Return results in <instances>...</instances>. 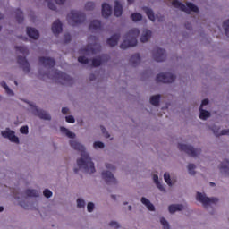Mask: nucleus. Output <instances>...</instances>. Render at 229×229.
Returning <instances> with one entry per match:
<instances>
[{
    "mask_svg": "<svg viewBox=\"0 0 229 229\" xmlns=\"http://www.w3.org/2000/svg\"><path fill=\"white\" fill-rule=\"evenodd\" d=\"M70 146L75 151H80L81 158L77 159V165L79 169H84L85 173L92 174L96 173V167H94V162L85 151V146L81 145L76 140H70Z\"/></svg>",
    "mask_w": 229,
    "mask_h": 229,
    "instance_id": "nucleus-1",
    "label": "nucleus"
},
{
    "mask_svg": "<svg viewBox=\"0 0 229 229\" xmlns=\"http://www.w3.org/2000/svg\"><path fill=\"white\" fill-rule=\"evenodd\" d=\"M39 76H43V77L46 76L50 80H58L61 85H66L68 87H71V85L74 83L73 78H72L65 72H63L62 71H58V70H53L52 75L49 72L42 73V72H39Z\"/></svg>",
    "mask_w": 229,
    "mask_h": 229,
    "instance_id": "nucleus-2",
    "label": "nucleus"
},
{
    "mask_svg": "<svg viewBox=\"0 0 229 229\" xmlns=\"http://www.w3.org/2000/svg\"><path fill=\"white\" fill-rule=\"evenodd\" d=\"M140 35V30L134 28L131 29L124 36L125 40L121 43V49H128V47H135L137 46V38Z\"/></svg>",
    "mask_w": 229,
    "mask_h": 229,
    "instance_id": "nucleus-3",
    "label": "nucleus"
},
{
    "mask_svg": "<svg viewBox=\"0 0 229 229\" xmlns=\"http://www.w3.org/2000/svg\"><path fill=\"white\" fill-rule=\"evenodd\" d=\"M68 24L70 26H78V24H83L85 22V13L80 11H71L67 15Z\"/></svg>",
    "mask_w": 229,
    "mask_h": 229,
    "instance_id": "nucleus-4",
    "label": "nucleus"
},
{
    "mask_svg": "<svg viewBox=\"0 0 229 229\" xmlns=\"http://www.w3.org/2000/svg\"><path fill=\"white\" fill-rule=\"evenodd\" d=\"M89 40H93L94 43L81 48L79 53L81 55H82V53H88L90 55H97V53H99L101 51V46L98 43V38L96 36H90Z\"/></svg>",
    "mask_w": 229,
    "mask_h": 229,
    "instance_id": "nucleus-5",
    "label": "nucleus"
},
{
    "mask_svg": "<svg viewBox=\"0 0 229 229\" xmlns=\"http://www.w3.org/2000/svg\"><path fill=\"white\" fill-rule=\"evenodd\" d=\"M173 6L174 8H179L182 12H185L186 13H189V12H194L195 13H198L199 12V9L198 6L194 5V4L188 2L186 3V5L184 4H182V2L178 0H174L172 2Z\"/></svg>",
    "mask_w": 229,
    "mask_h": 229,
    "instance_id": "nucleus-6",
    "label": "nucleus"
},
{
    "mask_svg": "<svg viewBox=\"0 0 229 229\" xmlns=\"http://www.w3.org/2000/svg\"><path fill=\"white\" fill-rule=\"evenodd\" d=\"M178 149L179 151H184V153L189 155V157H193V158L201 153V149L194 148V147L185 144H178Z\"/></svg>",
    "mask_w": 229,
    "mask_h": 229,
    "instance_id": "nucleus-7",
    "label": "nucleus"
},
{
    "mask_svg": "<svg viewBox=\"0 0 229 229\" xmlns=\"http://www.w3.org/2000/svg\"><path fill=\"white\" fill-rule=\"evenodd\" d=\"M176 80V75L171 72L159 73L156 77V81L159 83H173Z\"/></svg>",
    "mask_w": 229,
    "mask_h": 229,
    "instance_id": "nucleus-8",
    "label": "nucleus"
},
{
    "mask_svg": "<svg viewBox=\"0 0 229 229\" xmlns=\"http://www.w3.org/2000/svg\"><path fill=\"white\" fill-rule=\"evenodd\" d=\"M196 199L197 201L202 203L204 207H208V205H211V203L216 204L217 201H219L217 198H208L203 195L201 192H197Z\"/></svg>",
    "mask_w": 229,
    "mask_h": 229,
    "instance_id": "nucleus-9",
    "label": "nucleus"
},
{
    "mask_svg": "<svg viewBox=\"0 0 229 229\" xmlns=\"http://www.w3.org/2000/svg\"><path fill=\"white\" fill-rule=\"evenodd\" d=\"M152 56L156 62H165V58H167L165 50L158 47H154L152 51Z\"/></svg>",
    "mask_w": 229,
    "mask_h": 229,
    "instance_id": "nucleus-10",
    "label": "nucleus"
},
{
    "mask_svg": "<svg viewBox=\"0 0 229 229\" xmlns=\"http://www.w3.org/2000/svg\"><path fill=\"white\" fill-rule=\"evenodd\" d=\"M32 114L39 117V119H44V121H51V115L47 112L38 109L35 106H32Z\"/></svg>",
    "mask_w": 229,
    "mask_h": 229,
    "instance_id": "nucleus-11",
    "label": "nucleus"
},
{
    "mask_svg": "<svg viewBox=\"0 0 229 229\" xmlns=\"http://www.w3.org/2000/svg\"><path fill=\"white\" fill-rule=\"evenodd\" d=\"M102 178L105 180L107 185H110V183H117V179H115L114 174H112L110 171L102 172Z\"/></svg>",
    "mask_w": 229,
    "mask_h": 229,
    "instance_id": "nucleus-12",
    "label": "nucleus"
},
{
    "mask_svg": "<svg viewBox=\"0 0 229 229\" xmlns=\"http://www.w3.org/2000/svg\"><path fill=\"white\" fill-rule=\"evenodd\" d=\"M39 62L44 67H48L49 69H53L55 65H56V62L51 57H39Z\"/></svg>",
    "mask_w": 229,
    "mask_h": 229,
    "instance_id": "nucleus-13",
    "label": "nucleus"
},
{
    "mask_svg": "<svg viewBox=\"0 0 229 229\" xmlns=\"http://www.w3.org/2000/svg\"><path fill=\"white\" fill-rule=\"evenodd\" d=\"M2 136L4 139H9L11 142L19 144V137L15 136V132L13 131H2Z\"/></svg>",
    "mask_w": 229,
    "mask_h": 229,
    "instance_id": "nucleus-14",
    "label": "nucleus"
},
{
    "mask_svg": "<svg viewBox=\"0 0 229 229\" xmlns=\"http://www.w3.org/2000/svg\"><path fill=\"white\" fill-rule=\"evenodd\" d=\"M17 62L18 64H20V65H21L24 72H30V63L28 62V59H26L25 56L19 55L17 58Z\"/></svg>",
    "mask_w": 229,
    "mask_h": 229,
    "instance_id": "nucleus-15",
    "label": "nucleus"
},
{
    "mask_svg": "<svg viewBox=\"0 0 229 229\" xmlns=\"http://www.w3.org/2000/svg\"><path fill=\"white\" fill-rule=\"evenodd\" d=\"M52 31L54 35H60V33H62L63 28H62V21H60V20H56L55 21L53 22Z\"/></svg>",
    "mask_w": 229,
    "mask_h": 229,
    "instance_id": "nucleus-16",
    "label": "nucleus"
},
{
    "mask_svg": "<svg viewBox=\"0 0 229 229\" xmlns=\"http://www.w3.org/2000/svg\"><path fill=\"white\" fill-rule=\"evenodd\" d=\"M112 15V6L110 4L104 3L102 4V17L108 19Z\"/></svg>",
    "mask_w": 229,
    "mask_h": 229,
    "instance_id": "nucleus-17",
    "label": "nucleus"
},
{
    "mask_svg": "<svg viewBox=\"0 0 229 229\" xmlns=\"http://www.w3.org/2000/svg\"><path fill=\"white\" fill-rule=\"evenodd\" d=\"M27 35L30 37V38H33L34 40H38V38L40 37L38 30L31 27H27Z\"/></svg>",
    "mask_w": 229,
    "mask_h": 229,
    "instance_id": "nucleus-18",
    "label": "nucleus"
},
{
    "mask_svg": "<svg viewBox=\"0 0 229 229\" xmlns=\"http://www.w3.org/2000/svg\"><path fill=\"white\" fill-rule=\"evenodd\" d=\"M119 38H121V34H114L113 36H111V38L107 39L108 46H110L111 47L117 46V44L119 43Z\"/></svg>",
    "mask_w": 229,
    "mask_h": 229,
    "instance_id": "nucleus-19",
    "label": "nucleus"
},
{
    "mask_svg": "<svg viewBox=\"0 0 229 229\" xmlns=\"http://www.w3.org/2000/svg\"><path fill=\"white\" fill-rule=\"evenodd\" d=\"M114 14L115 17H121L123 15V5L119 1L114 2Z\"/></svg>",
    "mask_w": 229,
    "mask_h": 229,
    "instance_id": "nucleus-20",
    "label": "nucleus"
},
{
    "mask_svg": "<svg viewBox=\"0 0 229 229\" xmlns=\"http://www.w3.org/2000/svg\"><path fill=\"white\" fill-rule=\"evenodd\" d=\"M170 214H174V212L183 210V205L182 204H172L168 207Z\"/></svg>",
    "mask_w": 229,
    "mask_h": 229,
    "instance_id": "nucleus-21",
    "label": "nucleus"
},
{
    "mask_svg": "<svg viewBox=\"0 0 229 229\" xmlns=\"http://www.w3.org/2000/svg\"><path fill=\"white\" fill-rule=\"evenodd\" d=\"M220 171L225 174H229V161L225 159L220 165Z\"/></svg>",
    "mask_w": 229,
    "mask_h": 229,
    "instance_id": "nucleus-22",
    "label": "nucleus"
},
{
    "mask_svg": "<svg viewBox=\"0 0 229 229\" xmlns=\"http://www.w3.org/2000/svg\"><path fill=\"white\" fill-rule=\"evenodd\" d=\"M130 62L131 63V65L133 67H137L139 64H140V55L139 54H134L131 55Z\"/></svg>",
    "mask_w": 229,
    "mask_h": 229,
    "instance_id": "nucleus-23",
    "label": "nucleus"
},
{
    "mask_svg": "<svg viewBox=\"0 0 229 229\" xmlns=\"http://www.w3.org/2000/svg\"><path fill=\"white\" fill-rule=\"evenodd\" d=\"M141 203L143 205H146L147 208L150 210V212H154L155 206L149 201V199H146V197L141 198Z\"/></svg>",
    "mask_w": 229,
    "mask_h": 229,
    "instance_id": "nucleus-24",
    "label": "nucleus"
},
{
    "mask_svg": "<svg viewBox=\"0 0 229 229\" xmlns=\"http://www.w3.org/2000/svg\"><path fill=\"white\" fill-rule=\"evenodd\" d=\"M152 32L149 30H146L143 31L141 37H140V42H148L149 38H151Z\"/></svg>",
    "mask_w": 229,
    "mask_h": 229,
    "instance_id": "nucleus-25",
    "label": "nucleus"
},
{
    "mask_svg": "<svg viewBox=\"0 0 229 229\" xmlns=\"http://www.w3.org/2000/svg\"><path fill=\"white\" fill-rule=\"evenodd\" d=\"M15 14L18 24H22L24 22V13L22 11L21 9H16Z\"/></svg>",
    "mask_w": 229,
    "mask_h": 229,
    "instance_id": "nucleus-26",
    "label": "nucleus"
},
{
    "mask_svg": "<svg viewBox=\"0 0 229 229\" xmlns=\"http://www.w3.org/2000/svg\"><path fill=\"white\" fill-rule=\"evenodd\" d=\"M47 3H48V8L49 10H53L54 12H56V5L55 4L51 3V0H46ZM66 0H55L56 4H64Z\"/></svg>",
    "mask_w": 229,
    "mask_h": 229,
    "instance_id": "nucleus-27",
    "label": "nucleus"
},
{
    "mask_svg": "<svg viewBox=\"0 0 229 229\" xmlns=\"http://www.w3.org/2000/svg\"><path fill=\"white\" fill-rule=\"evenodd\" d=\"M89 30H94L95 31L101 30V21L98 20L91 21L89 24Z\"/></svg>",
    "mask_w": 229,
    "mask_h": 229,
    "instance_id": "nucleus-28",
    "label": "nucleus"
},
{
    "mask_svg": "<svg viewBox=\"0 0 229 229\" xmlns=\"http://www.w3.org/2000/svg\"><path fill=\"white\" fill-rule=\"evenodd\" d=\"M144 12L146 13V15L148 16V18L152 21V22H155V13L153 12V10H151L148 7H143Z\"/></svg>",
    "mask_w": 229,
    "mask_h": 229,
    "instance_id": "nucleus-29",
    "label": "nucleus"
},
{
    "mask_svg": "<svg viewBox=\"0 0 229 229\" xmlns=\"http://www.w3.org/2000/svg\"><path fill=\"white\" fill-rule=\"evenodd\" d=\"M199 119H202V121H207V119H208V117H210V113L205 109H203V107H199Z\"/></svg>",
    "mask_w": 229,
    "mask_h": 229,
    "instance_id": "nucleus-30",
    "label": "nucleus"
},
{
    "mask_svg": "<svg viewBox=\"0 0 229 229\" xmlns=\"http://www.w3.org/2000/svg\"><path fill=\"white\" fill-rule=\"evenodd\" d=\"M60 131L61 133H64V135H66V137H68L69 139H74V137H76V134H74V132H71V131H69V129L65 127H61Z\"/></svg>",
    "mask_w": 229,
    "mask_h": 229,
    "instance_id": "nucleus-31",
    "label": "nucleus"
},
{
    "mask_svg": "<svg viewBox=\"0 0 229 229\" xmlns=\"http://www.w3.org/2000/svg\"><path fill=\"white\" fill-rule=\"evenodd\" d=\"M150 104L154 106H158L160 105V95L152 96L150 98Z\"/></svg>",
    "mask_w": 229,
    "mask_h": 229,
    "instance_id": "nucleus-32",
    "label": "nucleus"
},
{
    "mask_svg": "<svg viewBox=\"0 0 229 229\" xmlns=\"http://www.w3.org/2000/svg\"><path fill=\"white\" fill-rule=\"evenodd\" d=\"M25 194L29 198H37L38 196V191H37V190L28 189V190L25 191Z\"/></svg>",
    "mask_w": 229,
    "mask_h": 229,
    "instance_id": "nucleus-33",
    "label": "nucleus"
},
{
    "mask_svg": "<svg viewBox=\"0 0 229 229\" xmlns=\"http://www.w3.org/2000/svg\"><path fill=\"white\" fill-rule=\"evenodd\" d=\"M153 181L156 183L157 189H159V191H165V189L164 188V186L162 185V183H160V181H158V175L154 174L153 175Z\"/></svg>",
    "mask_w": 229,
    "mask_h": 229,
    "instance_id": "nucleus-34",
    "label": "nucleus"
},
{
    "mask_svg": "<svg viewBox=\"0 0 229 229\" xmlns=\"http://www.w3.org/2000/svg\"><path fill=\"white\" fill-rule=\"evenodd\" d=\"M0 85L1 87H3V89H4L8 96H13V92L12 89H10V88L8 87V84H6V81H3L2 82H0Z\"/></svg>",
    "mask_w": 229,
    "mask_h": 229,
    "instance_id": "nucleus-35",
    "label": "nucleus"
},
{
    "mask_svg": "<svg viewBox=\"0 0 229 229\" xmlns=\"http://www.w3.org/2000/svg\"><path fill=\"white\" fill-rule=\"evenodd\" d=\"M131 19H132L133 22H139V21H142V14L134 13L131 15Z\"/></svg>",
    "mask_w": 229,
    "mask_h": 229,
    "instance_id": "nucleus-36",
    "label": "nucleus"
},
{
    "mask_svg": "<svg viewBox=\"0 0 229 229\" xmlns=\"http://www.w3.org/2000/svg\"><path fill=\"white\" fill-rule=\"evenodd\" d=\"M212 131L216 137H219V135H229V129H224L221 131V133H219L216 129L212 128Z\"/></svg>",
    "mask_w": 229,
    "mask_h": 229,
    "instance_id": "nucleus-37",
    "label": "nucleus"
},
{
    "mask_svg": "<svg viewBox=\"0 0 229 229\" xmlns=\"http://www.w3.org/2000/svg\"><path fill=\"white\" fill-rule=\"evenodd\" d=\"M15 49L19 51V53H22V55H28V47L24 46H16Z\"/></svg>",
    "mask_w": 229,
    "mask_h": 229,
    "instance_id": "nucleus-38",
    "label": "nucleus"
},
{
    "mask_svg": "<svg viewBox=\"0 0 229 229\" xmlns=\"http://www.w3.org/2000/svg\"><path fill=\"white\" fill-rule=\"evenodd\" d=\"M194 169H196V165H194V164L188 165V173L191 176H194V174H196V171H194Z\"/></svg>",
    "mask_w": 229,
    "mask_h": 229,
    "instance_id": "nucleus-39",
    "label": "nucleus"
},
{
    "mask_svg": "<svg viewBox=\"0 0 229 229\" xmlns=\"http://www.w3.org/2000/svg\"><path fill=\"white\" fill-rule=\"evenodd\" d=\"M103 62L101 61V57H97L92 59V66L93 67H99Z\"/></svg>",
    "mask_w": 229,
    "mask_h": 229,
    "instance_id": "nucleus-40",
    "label": "nucleus"
},
{
    "mask_svg": "<svg viewBox=\"0 0 229 229\" xmlns=\"http://www.w3.org/2000/svg\"><path fill=\"white\" fill-rule=\"evenodd\" d=\"M223 28L225 30L226 37H229V20L223 22Z\"/></svg>",
    "mask_w": 229,
    "mask_h": 229,
    "instance_id": "nucleus-41",
    "label": "nucleus"
},
{
    "mask_svg": "<svg viewBox=\"0 0 229 229\" xmlns=\"http://www.w3.org/2000/svg\"><path fill=\"white\" fill-rule=\"evenodd\" d=\"M93 147L95 149H98V148H99V149H103V148H105V143L101 141H95Z\"/></svg>",
    "mask_w": 229,
    "mask_h": 229,
    "instance_id": "nucleus-42",
    "label": "nucleus"
},
{
    "mask_svg": "<svg viewBox=\"0 0 229 229\" xmlns=\"http://www.w3.org/2000/svg\"><path fill=\"white\" fill-rule=\"evenodd\" d=\"M95 7H96V4H94V2H88L85 4V9L88 10V11L94 10Z\"/></svg>",
    "mask_w": 229,
    "mask_h": 229,
    "instance_id": "nucleus-43",
    "label": "nucleus"
},
{
    "mask_svg": "<svg viewBox=\"0 0 229 229\" xmlns=\"http://www.w3.org/2000/svg\"><path fill=\"white\" fill-rule=\"evenodd\" d=\"M160 223L163 225L164 229H169V222H167V220H165L164 217L160 218Z\"/></svg>",
    "mask_w": 229,
    "mask_h": 229,
    "instance_id": "nucleus-44",
    "label": "nucleus"
},
{
    "mask_svg": "<svg viewBox=\"0 0 229 229\" xmlns=\"http://www.w3.org/2000/svg\"><path fill=\"white\" fill-rule=\"evenodd\" d=\"M78 62H80V64H84L85 65H87V64H89V58L81 55L78 57Z\"/></svg>",
    "mask_w": 229,
    "mask_h": 229,
    "instance_id": "nucleus-45",
    "label": "nucleus"
},
{
    "mask_svg": "<svg viewBox=\"0 0 229 229\" xmlns=\"http://www.w3.org/2000/svg\"><path fill=\"white\" fill-rule=\"evenodd\" d=\"M164 180L165 183H167V185H171V175L169 174V173H165Z\"/></svg>",
    "mask_w": 229,
    "mask_h": 229,
    "instance_id": "nucleus-46",
    "label": "nucleus"
},
{
    "mask_svg": "<svg viewBox=\"0 0 229 229\" xmlns=\"http://www.w3.org/2000/svg\"><path fill=\"white\" fill-rule=\"evenodd\" d=\"M43 195L45 196V198H51V196H53V192L49 189H45L43 191Z\"/></svg>",
    "mask_w": 229,
    "mask_h": 229,
    "instance_id": "nucleus-47",
    "label": "nucleus"
},
{
    "mask_svg": "<svg viewBox=\"0 0 229 229\" xmlns=\"http://www.w3.org/2000/svg\"><path fill=\"white\" fill-rule=\"evenodd\" d=\"M72 38H71V34L66 33L64 35V44H69V42H71Z\"/></svg>",
    "mask_w": 229,
    "mask_h": 229,
    "instance_id": "nucleus-48",
    "label": "nucleus"
},
{
    "mask_svg": "<svg viewBox=\"0 0 229 229\" xmlns=\"http://www.w3.org/2000/svg\"><path fill=\"white\" fill-rule=\"evenodd\" d=\"M77 207H78V208H83V207H85V200H83L81 199H77Z\"/></svg>",
    "mask_w": 229,
    "mask_h": 229,
    "instance_id": "nucleus-49",
    "label": "nucleus"
},
{
    "mask_svg": "<svg viewBox=\"0 0 229 229\" xmlns=\"http://www.w3.org/2000/svg\"><path fill=\"white\" fill-rule=\"evenodd\" d=\"M103 135H105L106 139H110V134H108V131H106V129L105 126H100Z\"/></svg>",
    "mask_w": 229,
    "mask_h": 229,
    "instance_id": "nucleus-50",
    "label": "nucleus"
},
{
    "mask_svg": "<svg viewBox=\"0 0 229 229\" xmlns=\"http://www.w3.org/2000/svg\"><path fill=\"white\" fill-rule=\"evenodd\" d=\"M20 131H21L23 135H28V132H29L28 125H25V126H22L21 128H20Z\"/></svg>",
    "mask_w": 229,
    "mask_h": 229,
    "instance_id": "nucleus-51",
    "label": "nucleus"
},
{
    "mask_svg": "<svg viewBox=\"0 0 229 229\" xmlns=\"http://www.w3.org/2000/svg\"><path fill=\"white\" fill-rule=\"evenodd\" d=\"M66 119V123H70V124H74L75 120L74 117L72 115H68L65 117Z\"/></svg>",
    "mask_w": 229,
    "mask_h": 229,
    "instance_id": "nucleus-52",
    "label": "nucleus"
},
{
    "mask_svg": "<svg viewBox=\"0 0 229 229\" xmlns=\"http://www.w3.org/2000/svg\"><path fill=\"white\" fill-rule=\"evenodd\" d=\"M109 226H111V228H119V223L115 222V221H112L109 223Z\"/></svg>",
    "mask_w": 229,
    "mask_h": 229,
    "instance_id": "nucleus-53",
    "label": "nucleus"
},
{
    "mask_svg": "<svg viewBox=\"0 0 229 229\" xmlns=\"http://www.w3.org/2000/svg\"><path fill=\"white\" fill-rule=\"evenodd\" d=\"M87 208H88V212H92V210H94V203L92 202L88 203Z\"/></svg>",
    "mask_w": 229,
    "mask_h": 229,
    "instance_id": "nucleus-54",
    "label": "nucleus"
},
{
    "mask_svg": "<svg viewBox=\"0 0 229 229\" xmlns=\"http://www.w3.org/2000/svg\"><path fill=\"white\" fill-rule=\"evenodd\" d=\"M106 169H110L111 171H114V169H115V166H114V165H112L110 163L106 164Z\"/></svg>",
    "mask_w": 229,
    "mask_h": 229,
    "instance_id": "nucleus-55",
    "label": "nucleus"
},
{
    "mask_svg": "<svg viewBox=\"0 0 229 229\" xmlns=\"http://www.w3.org/2000/svg\"><path fill=\"white\" fill-rule=\"evenodd\" d=\"M208 103H209V100H208V98H205V99H203L202 100V102H201V108H203V106H207V105H208Z\"/></svg>",
    "mask_w": 229,
    "mask_h": 229,
    "instance_id": "nucleus-56",
    "label": "nucleus"
},
{
    "mask_svg": "<svg viewBox=\"0 0 229 229\" xmlns=\"http://www.w3.org/2000/svg\"><path fill=\"white\" fill-rule=\"evenodd\" d=\"M69 112V108L67 107H63L62 108V114H64L65 115V114H67Z\"/></svg>",
    "mask_w": 229,
    "mask_h": 229,
    "instance_id": "nucleus-57",
    "label": "nucleus"
},
{
    "mask_svg": "<svg viewBox=\"0 0 229 229\" xmlns=\"http://www.w3.org/2000/svg\"><path fill=\"white\" fill-rule=\"evenodd\" d=\"M89 80H90V81H94V80H96V75L94 73H91L89 75Z\"/></svg>",
    "mask_w": 229,
    "mask_h": 229,
    "instance_id": "nucleus-58",
    "label": "nucleus"
},
{
    "mask_svg": "<svg viewBox=\"0 0 229 229\" xmlns=\"http://www.w3.org/2000/svg\"><path fill=\"white\" fill-rule=\"evenodd\" d=\"M185 28L186 30H192V25H191V23H186Z\"/></svg>",
    "mask_w": 229,
    "mask_h": 229,
    "instance_id": "nucleus-59",
    "label": "nucleus"
},
{
    "mask_svg": "<svg viewBox=\"0 0 229 229\" xmlns=\"http://www.w3.org/2000/svg\"><path fill=\"white\" fill-rule=\"evenodd\" d=\"M129 4H131L133 3V0H127Z\"/></svg>",
    "mask_w": 229,
    "mask_h": 229,
    "instance_id": "nucleus-60",
    "label": "nucleus"
},
{
    "mask_svg": "<svg viewBox=\"0 0 229 229\" xmlns=\"http://www.w3.org/2000/svg\"><path fill=\"white\" fill-rule=\"evenodd\" d=\"M3 210H4V208H3V206H0V212H3Z\"/></svg>",
    "mask_w": 229,
    "mask_h": 229,
    "instance_id": "nucleus-61",
    "label": "nucleus"
},
{
    "mask_svg": "<svg viewBox=\"0 0 229 229\" xmlns=\"http://www.w3.org/2000/svg\"><path fill=\"white\" fill-rule=\"evenodd\" d=\"M78 171H80V169L74 168V173H78Z\"/></svg>",
    "mask_w": 229,
    "mask_h": 229,
    "instance_id": "nucleus-62",
    "label": "nucleus"
},
{
    "mask_svg": "<svg viewBox=\"0 0 229 229\" xmlns=\"http://www.w3.org/2000/svg\"><path fill=\"white\" fill-rule=\"evenodd\" d=\"M111 198H112L113 199H115V195H112Z\"/></svg>",
    "mask_w": 229,
    "mask_h": 229,
    "instance_id": "nucleus-63",
    "label": "nucleus"
},
{
    "mask_svg": "<svg viewBox=\"0 0 229 229\" xmlns=\"http://www.w3.org/2000/svg\"><path fill=\"white\" fill-rule=\"evenodd\" d=\"M210 185H211L212 187H214V185H216V183L210 182Z\"/></svg>",
    "mask_w": 229,
    "mask_h": 229,
    "instance_id": "nucleus-64",
    "label": "nucleus"
}]
</instances>
